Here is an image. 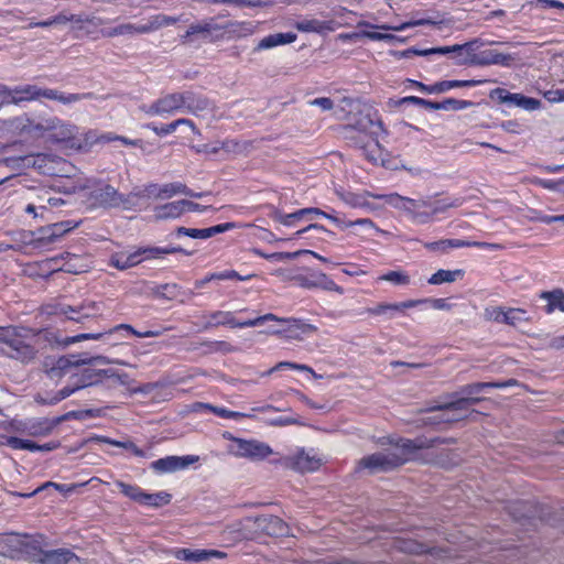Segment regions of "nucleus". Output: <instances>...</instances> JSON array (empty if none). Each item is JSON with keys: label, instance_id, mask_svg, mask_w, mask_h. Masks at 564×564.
Segmentation results:
<instances>
[{"label": "nucleus", "instance_id": "nucleus-1", "mask_svg": "<svg viewBox=\"0 0 564 564\" xmlns=\"http://www.w3.org/2000/svg\"><path fill=\"white\" fill-rule=\"evenodd\" d=\"M209 325H230L232 327H254L262 325L267 321H272V325L268 333L275 335H286L291 338H299L300 335H311L316 332L313 325L304 324L293 318H279L273 314H267L253 319L236 322L230 312H216L210 316Z\"/></svg>", "mask_w": 564, "mask_h": 564}, {"label": "nucleus", "instance_id": "nucleus-2", "mask_svg": "<svg viewBox=\"0 0 564 564\" xmlns=\"http://www.w3.org/2000/svg\"><path fill=\"white\" fill-rule=\"evenodd\" d=\"M86 364H106V359L104 357H94L89 360L83 359L78 356H68L61 357L55 366L51 369L50 375L52 378L62 377L66 375H70L73 378H76L72 388H65L59 393V400L69 397L76 390L94 384L101 377L109 376L108 370H93V369H84L83 371H78V368Z\"/></svg>", "mask_w": 564, "mask_h": 564}, {"label": "nucleus", "instance_id": "nucleus-3", "mask_svg": "<svg viewBox=\"0 0 564 564\" xmlns=\"http://www.w3.org/2000/svg\"><path fill=\"white\" fill-rule=\"evenodd\" d=\"M387 444H389V447L384 451L362 458L361 466L370 471L388 470L411 459L414 451L430 446L423 440H399L394 442L390 437L387 438Z\"/></svg>", "mask_w": 564, "mask_h": 564}, {"label": "nucleus", "instance_id": "nucleus-4", "mask_svg": "<svg viewBox=\"0 0 564 564\" xmlns=\"http://www.w3.org/2000/svg\"><path fill=\"white\" fill-rule=\"evenodd\" d=\"M487 387H505V383H475L470 386H466L459 392L462 395L444 405L437 408V414H435L432 419H427L429 423H440V422H452L458 421L464 417L460 412H466L468 410V405L475 404L479 401L478 398H474L473 394L479 393L484 388Z\"/></svg>", "mask_w": 564, "mask_h": 564}, {"label": "nucleus", "instance_id": "nucleus-5", "mask_svg": "<svg viewBox=\"0 0 564 564\" xmlns=\"http://www.w3.org/2000/svg\"><path fill=\"white\" fill-rule=\"evenodd\" d=\"M54 118L26 116L15 118L9 122H2L0 131H8L13 134L25 135L31 139H44L47 141V133L52 130Z\"/></svg>", "mask_w": 564, "mask_h": 564}, {"label": "nucleus", "instance_id": "nucleus-6", "mask_svg": "<svg viewBox=\"0 0 564 564\" xmlns=\"http://www.w3.org/2000/svg\"><path fill=\"white\" fill-rule=\"evenodd\" d=\"M40 98L46 99H58L63 102H70L76 100L75 96H70L67 98L59 97L57 91L52 89L42 90L36 86L25 85L14 90H8L4 87H0V106L8 102H20V101H29Z\"/></svg>", "mask_w": 564, "mask_h": 564}, {"label": "nucleus", "instance_id": "nucleus-7", "mask_svg": "<svg viewBox=\"0 0 564 564\" xmlns=\"http://www.w3.org/2000/svg\"><path fill=\"white\" fill-rule=\"evenodd\" d=\"M224 437L230 441L228 452L236 457L263 459L273 454L272 448L263 442L238 438L229 433L224 434Z\"/></svg>", "mask_w": 564, "mask_h": 564}, {"label": "nucleus", "instance_id": "nucleus-8", "mask_svg": "<svg viewBox=\"0 0 564 564\" xmlns=\"http://www.w3.org/2000/svg\"><path fill=\"white\" fill-rule=\"evenodd\" d=\"M29 332L14 327L0 330V341L7 345L6 352L15 359L26 361L33 357V349L25 343Z\"/></svg>", "mask_w": 564, "mask_h": 564}, {"label": "nucleus", "instance_id": "nucleus-9", "mask_svg": "<svg viewBox=\"0 0 564 564\" xmlns=\"http://www.w3.org/2000/svg\"><path fill=\"white\" fill-rule=\"evenodd\" d=\"M10 543L18 544V551L30 554L35 561L41 562L42 564H68L72 561L77 560L76 556L68 550L57 549L52 551H40L37 554H31L29 551V542L28 538H20L19 535H11Z\"/></svg>", "mask_w": 564, "mask_h": 564}, {"label": "nucleus", "instance_id": "nucleus-10", "mask_svg": "<svg viewBox=\"0 0 564 564\" xmlns=\"http://www.w3.org/2000/svg\"><path fill=\"white\" fill-rule=\"evenodd\" d=\"M66 24H69L70 29L78 30V31H85L87 33L91 32L93 29L99 26L101 24V20L95 17H83V15H67L65 13H62L53 19H48L42 22H35L31 23L30 26H42V28H50V26H64Z\"/></svg>", "mask_w": 564, "mask_h": 564}, {"label": "nucleus", "instance_id": "nucleus-11", "mask_svg": "<svg viewBox=\"0 0 564 564\" xmlns=\"http://www.w3.org/2000/svg\"><path fill=\"white\" fill-rule=\"evenodd\" d=\"M301 213H302V216H303V219L307 220V219H313L315 216H322L328 220H330L336 227H338L339 229H347V228H358V230L354 231L355 235H360L361 232H366V231H369V230H377L375 224L368 219V218H362V219H358V220H344L341 218H339L338 216H336L335 214H328V213H325L318 208H303L301 209Z\"/></svg>", "mask_w": 564, "mask_h": 564}, {"label": "nucleus", "instance_id": "nucleus-12", "mask_svg": "<svg viewBox=\"0 0 564 564\" xmlns=\"http://www.w3.org/2000/svg\"><path fill=\"white\" fill-rule=\"evenodd\" d=\"M175 22V19L166 15H155L148 20L145 23L141 24H121L117 28L110 29L106 32L107 36H118V35H132V34H143L155 31L163 26L170 25Z\"/></svg>", "mask_w": 564, "mask_h": 564}, {"label": "nucleus", "instance_id": "nucleus-13", "mask_svg": "<svg viewBox=\"0 0 564 564\" xmlns=\"http://www.w3.org/2000/svg\"><path fill=\"white\" fill-rule=\"evenodd\" d=\"M121 492L130 499L150 507H160L167 505L171 501V495L164 491L156 494H147L141 488L124 482H117Z\"/></svg>", "mask_w": 564, "mask_h": 564}, {"label": "nucleus", "instance_id": "nucleus-14", "mask_svg": "<svg viewBox=\"0 0 564 564\" xmlns=\"http://www.w3.org/2000/svg\"><path fill=\"white\" fill-rule=\"evenodd\" d=\"M465 247H479V248H488L496 249L498 246L492 243L469 241L463 239H441L434 242H425L424 248L429 251L436 253H447L452 249L465 248Z\"/></svg>", "mask_w": 564, "mask_h": 564}, {"label": "nucleus", "instance_id": "nucleus-15", "mask_svg": "<svg viewBox=\"0 0 564 564\" xmlns=\"http://www.w3.org/2000/svg\"><path fill=\"white\" fill-rule=\"evenodd\" d=\"M198 460L197 456L186 455V456H166L164 458L158 459L151 464L153 470L166 474L174 473L177 470H182L187 468L189 465L196 463Z\"/></svg>", "mask_w": 564, "mask_h": 564}, {"label": "nucleus", "instance_id": "nucleus-16", "mask_svg": "<svg viewBox=\"0 0 564 564\" xmlns=\"http://www.w3.org/2000/svg\"><path fill=\"white\" fill-rule=\"evenodd\" d=\"M325 463V457L314 451H301L291 458V466L301 473L316 471Z\"/></svg>", "mask_w": 564, "mask_h": 564}, {"label": "nucleus", "instance_id": "nucleus-17", "mask_svg": "<svg viewBox=\"0 0 564 564\" xmlns=\"http://www.w3.org/2000/svg\"><path fill=\"white\" fill-rule=\"evenodd\" d=\"M184 104L183 97L180 95L165 96L149 107L147 113L149 116L167 117L180 109Z\"/></svg>", "mask_w": 564, "mask_h": 564}, {"label": "nucleus", "instance_id": "nucleus-18", "mask_svg": "<svg viewBox=\"0 0 564 564\" xmlns=\"http://www.w3.org/2000/svg\"><path fill=\"white\" fill-rule=\"evenodd\" d=\"M482 46L478 40L453 45V59L457 65H476V51Z\"/></svg>", "mask_w": 564, "mask_h": 564}, {"label": "nucleus", "instance_id": "nucleus-19", "mask_svg": "<svg viewBox=\"0 0 564 564\" xmlns=\"http://www.w3.org/2000/svg\"><path fill=\"white\" fill-rule=\"evenodd\" d=\"M339 26H341V24L337 23L334 19H328V20L303 19L295 23V28L300 32L317 33V34H325V33L333 32Z\"/></svg>", "mask_w": 564, "mask_h": 564}, {"label": "nucleus", "instance_id": "nucleus-20", "mask_svg": "<svg viewBox=\"0 0 564 564\" xmlns=\"http://www.w3.org/2000/svg\"><path fill=\"white\" fill-rule=\"evenodd\" d=\"M489 97L491 100L503 104L509 108L529 109V99L518 93H510L505 88H496L490 91Z\"/></svg>", "mask_w": 564, "mask_h": 564}, {"label": "nucleus", "instance_id": "nucleus-21", "mask_svg": "<svg viewBox=\"0 0 564 564\" xmlns=\"http://www.w3.org/2000/svg\"><path fill=\"white\" fill-rule=\"evenodd\" d=\"M531 513L541 523L564 527V509L558 514H555L547 503L539 501L534 502Z\"/></svg>", "mask_w": 564, "mask_h": 564}, {"label": "nucleus", "instance_id": "nucleus-22", "mask_svg": "<svg viewBox=\"0 0 564 564\" xmlns=\"http://www.w3.org/2000/svg\"><path fill=\"white\" fill-rule=\"evenodd\" d=\"M422 301H403L399 303H380L368 310V313L372 316H387L389 318L394 317L397 313L404 312L408 308L420 305Z\"/></svg>", "mask_w": 564, "mask_h": 564}, {"label": "nucleus", "instance_id": "nucleus-23", "mask_svg": "<svg viewBox=\"0 0 564 564\" xmlns=\"http://www.w3.org/2000/svg\"><path fill=\"white\" fill-rule=\"evenodd\" d=\"M258 21H232L225 26V33L229 39H245L258 32Z\"/></svg>", "mask_w": 564, "mask_h": 564}, {"label": "nucleus", "instance_id": "nucleus-24", "mask_svg": "<svg viewBox=\"0 0 564 564\" xmlns=\"http://www.w3.org/2000/svg\"><path fill=\"white\" fill-rule=\"evenodd\" d=\"M362 149L365 151V154L367 159L375 164H381L382 166L387 169H397L398 165L388 159V153H386L378 141L376 140H369L366 144L362 145Z\"/></svg>", "mask_w": 564, "mask_h": 564}, {"label": "nucleus", "instance_id": "nucleus-25", "mask_svg": "<svg viewBox=\"0 0 564 564\" xmlns=\"http://www.w3.org/2000/svg\"><path fill=\"white\" fill-rule=\"evenodd\" d=\"M28 164H31L43 174L55 175L61 172L58 165L65 164L59 158L50 156L45 154H37L26 159Z\"/></svg>", "mask_w": 564, "mask_h": 564}, {"label": "nucleus", "instance_id": "nucleus-26", "mask_svg": "<svg viewBox=\"0 0 564 564\" xmlns=\"http://www.w3.org/2000/svg\"><path fill=\"white\" fill-rule=\"evenodd\" d=\"M186 200L166 203L154 208V217L158 220L176 219L186 213Z\"/></svg>", "mask_w": 564, "mask_h": 564}, {"label": "nucleus", "instance_id": "nucleus-27", "mask_svg": "<svg viewBox=\"0 0 564 564\" xmlns=\"http://www.w3.org/2000/svg\"><path fill=\"white\" fill-rule=\"evenodd\" d=\"M296 41L294 33H274L262 37L253 48V52H262L280 45L291 44Z\"/></svg>", "mask_w": 564, "mask_h": 564}, {"label": "nucleus", "instance_id": "nucleus-28", "mask_svg": "<svg viewBox=\"0 0 564 564\" xmlns=\"http://www.w3.org/2000/svg\"><path fill=\"white\" fill-rule=\"evenodd\" d=\"M143 262L139 249H132L113 253L110 258V264L119 270H126Z\"/></svg>", "mask_w": 564, "mask_h": 564}, {"label": "nucleus", "instance_id": "nucleus-29", "mask_svg": "<svg viewBox=\"0 0 564 564\" xmlns=\"http://www.w3.org/2000/svg\"><path fill=\"white\" fill-rule=\"evenodd\" d=\"M302 285L305 288H321L327 291H335L339 294H343V289L338 286L332 279H329L325 273L315 272L311 274L310 278L302 279Z\"/></svg>", "mask_w": 564, "mask_h": 564}, {"label": "nucleus", "instance_id": "nucleus-30", "mask_svg": "<svg viewBox=\"0 0 564 564\" xmlns=\"http://www.w3.org/2000/svg\"><path fill=\"white\" fill-rule=\"evenodd\" d=\"M258 528L269 535H283L288 532L286 523L278 517L265 516L258 518Z\"/></svg>", "mask_w": 564, "mask_h": 564}, {"label": "nucleus", "instance_id": "nucleus-31", "mask_svg": "<svg viewBox=\"0 0 564 564\" xmlns=\"http://www.w3.org/2000/svg\"><path fill=\"white\" fill-rule=\"evenodd\" d=\"M52 130L47 133V142H67L72 140L75 134V128L61 120L53 119Z\"/></svg>", "mask_w": 564, "mask_h": 564}, {"label": "nucleus", "instance_id": "nucleus-32", "mask_svg": "<svg viewBox=\"0 0 564 564\" xmlns=\"http://www.w3.org/2000/svg\"><path fill=\"white\" fill-rule=\"evenodd\" d=\"M237 225L235 223H226L213 226L210 228L205 229H186V228H180L178 232H183L184 235L196 238V239H207L216 234H221L227 230L236 228Z\"/></svg>", "mask_w": 564, "mask_h": 564}, {"label": "nucleus", "instance_id": "nucleus-33", "mask_svg": "<svg viewBox=\"0 0 564 564\" xmlns=\"http://www.w3.org/2000/svg\"><path fill=\"white\" fill-rule=\"evenodd\" d=\"M510 58L498 52L497 50H478L476 51V65H507Z\"/></svg>", "mask_w": 564, "mask_h": 564}, {"label": "nucleus", "instance_id": "nucleus-34", "mask_svg": "<svg viewBox=\"0 0 564 564\" xmlns=\"http://www.w3.org/2000/svg\"><path fill=\"white\" fill-rule=\"evenodd\" d=\"M540 297L544 302L543 310L545 313L564 312V293L561 290L543 292Z\"/></svg>", "mask_w": 564, "mask_h": 564}, {"label": "nucleus", "instance_id": "nucleus-35", "mask_svg": "<svg viewBox=\"0 0 564 564\" xmlns=\"http://www.w3.org/2000/svg\"><path fill=\"white\" fill-rule=\"evenodd\" d=\"M181 126L186 127L191 132L199 135V130L188 119H177V120H175L169 124H165L163 127H160V128L156 126H153V124H148L147 128L151 129L158 135L163 137V135H167V134L175 132V130Z\"/></svg>", "mask_w": 564, "mask_h": 564}, {"label": "nucleus", "instance_id": "nucleus-36", "mask_svg": "<svg viewBox=\"0 0 564 564\" xmlns=\"http://www.w3.org/2000/svg\"><path fill=\"white\" fill-rule=\"evenodd\" d=\"M482 82L481 80H475V79H470V80H443V82H438V83H435L434 85H432L429 89V94H442V93H446L451 89H454V88H460V87H474V86H477L479 84H481Z\"/></svg>", "mask_w": 564, "mask_h": 564}, {"label": "nucleus", "instance_id": "nucleus-37", "mask_svg": "<svg viewBox=\"0 0 564 564\" xmlns=\"http://www.w3.org/2000/svg\"><path fill=\"white\" fill-rule=\"evenodd\" d=\"M169 554L184 562H204V550L200 549L174 547L169 551Z\"/></svg>", "mask_w": 564, "mask_h": 564}, {"label": "nucleus", "instance_id": "nucleus-38", "mask_svg": "<svg viewBox=\"0 0 564 564\" xmlns=\"http://www.w3.org/2000/svg\"><path fill=\"white\" fill-rule=\"evenodd\" d=\"M427 24H433V21L429 20V19H420V20H411V21H408V22H404V23H401L399 25H387V24H382V25H377L375 26L376 29H380V30H386V31H397V32H400V31H404L409 28H414V26H420V25H427ZM358 28H370V24L366 21H360L358 22L357 24ZM371 28H373L371 25Z\"/></svg>", "mask_w": 564, "mask_h": 564}, {"label": "nucleus", "instance_id": "nucleus-39", "mask_svg": "<svg viewBox=\"0 0 564 564\" xmlns=\"http://www.w3.org/2000/svg\"><path fill=\"white\" fill-rule=\"evenodd\" d=\"M57 262V258L47 261V263L53 264L50 267L52 270H63L65 272L75 274L84 272L86 270L85 265L79 263L80 259L76 256H67V260L61 265H58Z\"/></svg>", "mask_w": 564, "mask_h": 564}, {"label": "nucleus", "instance_id": "nucleus-40", "mask_svg": "<svg viewBox=\"0 0 564 564\" xmlns=\"http://www.w3.org/2000/svg\"><path fill=\"white\" fill-rule=\"evenodd\" d=\"M464 275V271L460 269L456 270H444L441 269L431 275L429 279V283L432 285H440L443 283H452L458 279H462Z\"/></svg>", "mask_w": 564, "mask_h": 564}, {"label": "nucleus", "instance_id": "nucleus-41", "mask_svg": "<svg viewBox=\"0 0 564 564\" xmlns=\"http://www.w3.org/2000/svg\"><path fill=\"white\" fill-rule=\"evenodd\" d=\"M271 218L285 227H294L297 223L304 221L301 209L291 213V214H284L280 210H273L271 214Z\"/></svg>", "mask_w": 564, "mask_h": 564}, {"label": "nucleus", "instance_id": "nucleus-42", "mask_svg": "<svg viewBox=\"0 0 564 564\" xmlns=\"http://www.w3.org/2000/svg\"><path fill=\"white\" fill-rule=\"evenodd\" d=\"M378 280L389 282L395 286H406L411 282V276L403 270H392L380 275Z\"/></svg>", "mask_w": 564, "mask_h": 564}, {"label": "nucleus", "instance_id": "nucleus-43", "mask_svg": "<svg viewBox=\"0 0 564 564\" xmlns=\"http://www.w3.org/2000/svg\"><path fill=\"white\" fill-rule=\"evenodd\" d=\"M180 194H185V195H191L193 197H199L200 194H191L187 192V188L186 186L182 185V184H169V185H165L163 186L161 189H160V193H159V197H162V198H171L175 195H180Z\"/></svg>", "mask_w": 564, "mask_h": 564}, {"label": "nucleus", "instance_id": "nucleus-44", "mask_svg": "<svg viewBox=\"0 0 564 564\" xmlns=\"http://www.w3.org/2000/svg\"><path fill=\"white\" fill-rule=\"evenodd\" d=\"M453 52V45L452 46H442V47H431L426 50H406L402 53H400L401 56L408 57L411 54L420 55V56H426L431 54H452Z\"/></svg>", "mask_w": 564, "mask_h": 564}, {"label": "nucleus", "instance_id": "nucleus-45", "mask_svg": "<svg viewBox=\"0 0 564 564\" xmlns=\"http://www.w3.org/2000/svg\"><path fill=\"white\" fill-rule=\"evenodd\" d=\"M102 196V202L109 206L126 207L123 198L117 193V191L113 187L107 186L104 191Z\"/></svg>", "mask_w": 564, "mask_h": 564}, {"label": "nucleus", "instance_id": "nucleus-46", "mask_svg": "<svg viewBox=\"0 0 564 564\" xmlns=\"http://www.w3.org/2000/svg\"><path fill=\"white\" fill-rule=\"evenodd\" d=\"M139 252L142 257V260H151V259H158L161 258L164 254H167L171 252V250L158 248V247H140L138 248Z\"/></svg>", "mask_w": 564, "mask_h": 564}, {"label": "nucleus", "instance_id": "nucleus-47", "mask_svg": "<svg viewBox=\"0 0 564 564\" xmlns=\"http://www.w3.org/2000/svg\"><path fill=\"white\" fill-rule=\"evenodd\" d=\"M508 313L499 306H488L484 311V317L488 321L503 322L508 319Z\"/></svg>", "mask_w": 564, "mask_h": 564}, {"label": "nucleus", "instance_id": "nucleus-48", "mask_svg": "<svg viewBox=\"0 0 564 564\" xmlns=\"http://www.w3.org/2000/svg\"><path fill=\"white\" fill-rule=\"evenodd\" d=\"M282 369H296V370H301V371H306V372L311 373L313 377H316V373L313 371L312 368H310L305 365H299V364L289 362V361L279 362L275 367L271 368L268 371V375H271L272 372H274L276 370H282Z\"/></svg>", "mask_w": 564, "mask_h": 564}, {"label": "nucleus", "instance_id": "nucleus-49", "mask_svg": "<svg viewBox=\"0 0 564 564\" xmlns=\"http://www.w3.org/2000/svg\"><path fill=\"white\" fill-rule=\"evenodd\" d=\"M256 252L260 257L265 258L272 262H282V261L291 260V259L296 258L300 254V252H275V253H271V254H267L261 251H256Z\"/></svg>", "mask_w": 564, "mask_h": 564}, {"label": "nucleus", "instance_id": "nucleus-50", "mask_svg": "<svg viewBox=\"0 0 564 564\" xmlns=\"http://www.w3.org/2000/svg\"><path fill=\"white\" fill-rule=\"evenodd\" d=\"M8 445L14 449H28L31 452H35L36 444L29 440H22L18 437H9L7 440Z\"/></svg>", "mask_w": 564, "mask_h": 564}, {"label": "nucleus", "instance_id": "nucleus-51", "mask_svg": "<svg viewBox=\"0 0 564 564\" xmlns=\"http://www.w3.org/2000/svg\"><path fill=\"white\" fill-rule=\"evenodd\" d=\"M338 196L345 204H347L351 207L364 206V199L359 195H356L352 193H338Z\"/></svg>", "mask_w": 564, "mask_h": 564}, {"label": "nucleus", "instance_id": "nucleus-52", "mask_svg": "<svg viewBox=\"0 0 564 564\" xmlns=\"http://www.w3.org/2000/svg\"><path fill=\"white\" fill-rule=\"evenodd\" d=\"M251 278V275H248V276H240L236 271L234 270H228V271H224V272H219V273H214L212 274L208 280H229V279H237V280H241V281H246V280H249Z\"/></svg>", "mask_w": 564, "mask_h": 564}, {"label": "nucleus", "instance_id": "nucleus-53", "mask_svg": "<svg viewBox=\"0 0 564 564\" xmlns=\"http://www.w3.org/2000/svg\"><path fill=\"white\" fill-rule=\"evenodd\" d=\"M458 205H459L458 199H455L453 202L437 200L431 207V215H435V214H438V213H444L448 208L456 207Z\"/></svg>", "mask_w": 564, "mask_h": 564}, {"label": "nucleus", "instance_id": "nucleus-54", "mask_svg": "<svg viewBox=\"0 0 564 564\" xmlns=\"http://www.w3.org/2000/svg\"><path fill=\"white\" fill-rule=\"evenodd\" d=\"M444 105L448 107V110H464L470 108L473 102L469 100H458V99H446L444 100Z\"/></svg>", "mask_w": 564, "mask_h": 564}, {"label": "nucleus", "instance_id": "nucleus-55", "mask_svg": "<svg viewBox=\"0 0 564 564\" xmlns=\"http://www.w3.org/2000/svg\"><path fill=\"white\" fill-rule=\"evenodd\" d=\"M505 313H508V319L503 321L505 323H509L512 325H516L517 322L525 321V311L519 310V308H509L505 311Z\"/></svg>", "mask_w": 564, "mask_h": 564}, {"label": "nucleus", "instance_id": "nucleus-56", "mask_svg": "<svg viewBox=\"0 0 564 564\" xmlns=\"http://www.w3.org/2000/svg\"><path fill=\"white\" fill-rule=\"evenodd\" d=\"M421 301H422L421 304L427 303L434 310H438V311L451 310V304L448 303V301L446 299H425V300H421Z\"/></svg>", "mask_w": 564, "mask_h": 564}, {"label": "nucleus", "instance_id": "nucleus-57", "mask_svg": "<svg viewBox=\"0 0 564 564\" xmlns=\"http://www.w3.org/2000/svg\"><path fill=\"white\" fill-rule=\"evenodd\" d=\"M220 143H221V145H220L221 155L237 153V152H240V150H241L239 142H237L235 140H225V141H220Z\"/></svg>", "mask_w": 564, "mask_h": 564}, {"label": "nucleus", "instance_id": "nucleus-58", "mask_svg": "<svg viewBox=\"0 0 564 564\" xmlns=\"http://www.w3.org/2000/svg\"><path fill=\"white\" fill-rule=\"evenodd\" d=\"M362 35L366 39H369L372 41H393L397 39L393 34L380 33V32H373V31H362Z\"/></svg>", "mask_w": 564, "mask_h": 564}, {"label": "nucleus", "instance_id": "nucleus-59", "mask_svg": "<svg viewBox=\"0 0 564 564\" xmlns=\"http://www.w3.org/2000/svg\"><path fill=\"white\" fill-rule=\"evenodd\" d=\"M401 549L404 552L412 553V554H421L426 551L425 547L421 543H417L415 541L404 542L403 545L401 546Z\"/></svg>", "mask_w": 564, "mask_h": 564}, {"label": "nucleus", "instance_id": "nucleus-60", "mask_svg": "<svg viewBox=\"0 0 564 564\" xmlns=\"http://www.w3.org/2000/svg\"><path fill=\"white\" fill-rule=\"evenodd\" d=\"M221 143L220 141H216L209 144H205L202 148H199L197 151L210 155H221Z\"/></svg>", "mask_w": 564, "mask_h": 564}, {"label": "nucleus", "instance_id": "nucleus-61", "mask_svg": "<svg viewBox=\"0 0 564 564\" xmlns=\"http://www.w3.org/2000/svg\"><path fill=\"white\" fill-rule=\"evenodd\" d=\"M310 105L319 107L323 110H330L334 107L333 100L326 97L316 98L310 101Z\"/></svg>", "mask_w": 564, "mask_h": 564}, {"label": "nucleus", "instance_id": "nucleus-62", "mask_svg": "<svg viewBox=\"0 0 564 564\" xmlns=\"http://www.w3.org/2000/svg\"><path fill=\"white\" fill-rule=\"evenodd\" d=\"M544 97L550 102L564 101V90H549L544 94Z\"/></svg>", "mask_w": 564, "mask_h": 564}, {"label": "nucleus", "instance_id": "nucleus-63", "mask_svg": "<svg viewBox=\"0 0 564 564\" xmlns=\"http://www.w3.org/2000/svg\"><path fill=\"white\" fill-rule=\"evenodd\" d=\"M101 336H102V334H100V333H97V334H82V335L68 338L66 340V344L77 343V341L86 340V339H95V340H97V339H100Z\"/></svg>", "mask_w": 564, "mask_h": 564}, {"label": "nucleus", "instance_id": "nucleus-64", "mask_svg": "<svg viewBox=\"0 0 564 564\" xmlns=\"http://www.w3.org/2000/svg\"><path fill=\"white\" fill-rule=\"evenodd\" d=\"M536 4L541 6L542 8L552 7L557 9H564V3L555 0H536Z\"/></svg>", "mask_w": 564, "mask_h": 564}]
</instances>
